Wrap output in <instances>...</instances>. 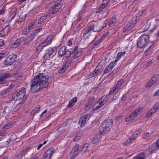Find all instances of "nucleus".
<instances>
[{
  "instance_id": "f257e3e1",
  "label": "nucleus",
  "mask_w": 159,
  "mask_h": 159,
  "mask_svg": "<svg viewBox=\"0 0 159 159\" xmlns=\"http://www.w3.org/2000/svg\"><path fill=\"white\" fill-rule=\"evenodd\" d=\"M50 76H46L43 73H39L34 77L30 84L31 88H34L36 92L41 89L46 88L49 85L48 80Z\"/></svg>"
},
{
  "instance_id": "f03ea898",
  "label": "nucleus",
  "mask_w": 159,
  "mask_h": 159,
  "mask_svg": "<svg viewBox=\"0 0 159 159\" xmlns=\"http://www.w3.org/2000/svg\"><path fill=\"white\" fill-rule=\"evenodd\" d=\"M113 123V120L111 119H107L104 121L99 127V132L101 134L108 133L110 130Z\"/></svg>"
},
{
  "instance_id": "7ed1b4c3",
  "label": "nucleus",
  "mask_w": 159,
  "mask_h": 159,
  "mask_svg": "<svg viewBox=\"0 0 159 159\" xmlns=\"http://www.w3.org/2000/svg\"><path fill=\"white\" fill-rule=\"evenodd\" d=\"M149 36L145 34L139 37L137 41V47L138 48H142L148 46V44L151 43L149 42Z\"/></svg>"
},
{
  "instance_id": "20e7f679",
  "label": "nucleus",
  "mask_w": 159,
  "mask_h": 159,
  "mask_svg": "<svg viewBox=\"0 0 159 159\" xmlns=\"http://www.w3.org/2000/svg\"><path fill=\"white\" fill-rule=\"evenodd\" d=\"M26 90L25 88H22L20 89L19 91L14 93L12 95L13 100L15 101L20 100L24 99V98L26 99V97H25Z\"/></svg>"
},
{
  "instance_id": "39448f33",
  "label": "nucleus",
  "mask_w": 159,
  "mask_h": 159,
  "mask_svg": "<svg viewBox=\"0 0 159 159\" xmlns=\"http://www.w3.org/2000/svg\"><path fill=\"white\" fill-rule=\"evenodd\" d=\"M78 46H76L74 50L73 51L72 53L70 51H67L65 52V54L66 56L65 57L67 58H69L72 53L74 54L72 56V58L73 59H76L79 56H80L82 54V51L81 50H79L78 51Z\"/></svg>"
},
{
  "instance_id": "423d86ee",
  "label": "nucleus",
  "mask_w": 159,
  "mask_h": 159,
  "mask_svg": "<svg viewBox=\"0 0 159 159\" xmlns=\"http://www.w3.org/2000/svg\"><path fill=\"white\" fill-rule=\"evenodd\" d=\"M16 56L15 55H9L6 59L4 63L7 66H10L13 64L16 61Z\"/></svg>"
},
{
  "instance_id": "0eeeda50",
  "label": "nucleus",
  "mask_w": 159,
  "mask_h": 159,
  "mask_svg": "<svg viewBox=\"0 0 159 159\" xmlns=\"http://www.w3.org/2000/svg\"><path fill=\"white\" fill-rule=\"evenodd\" d=\"M49 10L52 14H56L60 9V7L57 6L54 2L51 3L48 6Z\"/></svg>"
},
{
  "instance_id": "6e6552de",
  "label": "nucleus",
  "mask_w": 159,
  "mask_h": 159,
  "mask_svg": "<svg viewBox=\"0 0 159 159\" xmlns=\"http://www.w3.org/2000/svg\"><path fill=\"white\" fill-rule=\"evenodd\" d=\"M155 41L152 42H150L151 43L148 44V46L149 47L148 48L145 52V55L146 56H148L150 54L152 51L153 48L155 46L156 43H155Z\"/></svg>"
},
{
  "instance_id": "1a4fd4ad",
  "label": "nucleus",
  "mask_w": 159,
  "mask_h": 159,
  "mask_svg": "<svg viewBox=\"0 0 159 159\" xmlns=\"http://www.w3.org/2000/svg\"><path fill=\"white\" fill-rule=\"evenodd\" d=\"M54 150L53 148H51L47 151L43 156V159H50Z\"/></svg>"
},
{
  "instance_id": "9d476101",
  "label": "nucleus",
  "mask_w": 159,
  "mask_h": 159,
  "mask_svg": "<svg viewBox=\"0 0 159 159\" xmlns=\"http://www.w3.org/2000/svg\"><path fill=\"white\" fill-rule=\"evenodd\" d=\"M105 102L104 101L102 102L99 100L98 102L93 105V109H98L105 104Z\"/></svg>"
},
{
  "instance_id": "9b49d317",
  "label": "nucleus",
  "mask_w": 159,
  "mask_h": 159,
  "mask_svg": "<svg viewBox=\"0 0 159 159\" xmlns=\"http://www.w3.org/2000/svg\"><path fill=\"white\" fill-rule=\"evenodd\" d=\"M9 29V25L8 24L5 26V27L1 31V34L2 36H6L8 33Z\"/></svg>"
},
{
  "instance_id": "f8f14e48",
  "label": "nucleus",
  "mask_w": 159,
  "mask_h": 159,
  "mask_svg": "<svg viewBox=\"0 0 159 159\" xmlns=\"http://www.w3.org/2000/svg\"><path fill=\"white\" fill-rule=\"evenodd\" d=\"M87 117L86 116L84 115L82 116L79 120V124L81 127L84 125L87 120Z\"/></svg>"
},
{
  "instance_id": "ddd939ff",
  "label": "nucleus",
  "mask_w": 159,
  "mask_h": 159,
  "mask_svg": "<svg viewBox=\"0 0 159 159\" xmlns=\"http://www.w3.org/2000/svg\"><path fill=\"white\" fill-rule=\"evenodd\" d=\"M142 130L140 129H139L135 130L131 136L132 140H135L136 138L140 134Z\"/></svg>"
},
{
  "instance_id": "4468645a",
  "label": "nucleus",
  "mask_w": 159,
  "mask_h": 159,
  "mask_svg": "<svg viewBox=\"0 0 159 159\" xmlns=\"http://www.w3.org/2000/svg\"><path fill=\"white\" fill-rule=\"evenodd\" d=\"M147 157V154L144 152H141L140 154L134 157L133 159H144Z\"/></svg>"
},
{
  "instance_id": "2eb2a0df",
  "label": "nucleus",
  "mask_w": 159,
  "mask_h": 159,
  "mask_svg": "<svg viewBox=\"0 0 159 159\" xmlns=\"http://www.w3.org/2000/svg\"><path fill=\"white\" fill-rule=\"evenodd\" d=\"M101 134L100 133L99 134H95L92 143L93 144L98 143L101 139Z\"/></svg>"
},
{
  "instance_id": "dca6fc26",
  "label": "nucleus",
  "mask_w": 159,
  "mask_h": 159,
  "mask_svg": "<svg viewBox=\"0 0 159 159\" xmlns=\"http://www.w3.org/2000/svg\"><path fill=\"white\" fill-rule=\"evenodd\" d=\"M93 25H90L84 30V34L85 35L86 34L92 30H93Z\"/></svg>"
},
{
  "instance_id": "f3484780",
  "label": "nucleus",
  "mask_w": 159,
  "mask_h": 159,
  "mask_svg": "<svg viewBox=\"0 0 159 159\" xmlns=\"http://www.w3.org/2000/svg\"><path fill=\"white\" fill-rule=\"evenodd\" d=\"M66 47L65 46H62L58 51V53L59 56L61 57L65 55V52H66Z\"/></svg>"
},
{
  "instance_id": "a211bd4d",
  "label": "nucleus",
  "mask_w": 159,
  "mask_h": 159,
  "mask_svg": "<svg viewBox=\"0 0 159 159\" xmlns=\"http://www.w3.org/2000/svg\"><path fill=\"white\" fill-rule=\"evenodd\" d=\"M104 27V26H103L100 28V25H93V31L94 32H99L101 31Z\"/></svg>"
},
{
  "instance_id": "6ab92c4d",
  "label": "nucleus",
  "mask_w": 159,
  "mask_h": 159,
  "mask_svg": "<svg viewBox=\"0 0 159 159\" xmlns=\"http://www.w3.org/2000/svg\"><path fill=\"white\" fill-rule=\"evenodd\" d=\"M77 98L76 97H74L70 101L69 103L67 105V107L70 108L73 106L75 103L76 102Z\"/></svg>"
},
{
  "instance_id": "aec40b11",
  "label": "nucleus",
  "mask_w": 159,
  "mask_h": 159,
  "mask_svg": "<svg viewBox=\"0 0 159 159\" xmlns=\"http://www.w3.org/2000/svg\"><path fill=\"white\" fill-rule=\"evenodd\" d=\"M134 26V25H132V24L130 22V23L128 24L125 27L124 29L123 30L124 32H125L126 31H129Z\"/></svg>"
},
{
  "instance_id": "412c9836",
  "label": "nucleus",
  "mask_w": 159,
  "mask_h": 159,
  "mask_svg": "<svg viewBox=\"0 0 159 159\" xmlns=\"http://www.w3.org/2000/svg\"><path fill=\"white\" fill-rule=\"evenodd\" d=\"M46 45V44H44V42H42L39 44V45L37 47L36 51V52H41V50L43 49V47Z\"/></svg>"
},
{
  "instance_id": "4be33fe9",
  "label": "nucleus",
  "mask_w": 159,
  "mask_h": 159,
  "mask_svg": "<svg viewBox=\"0 0 159 159\" xmlns=\"http://www.w3.org/2000/svg\"><path fill=\"white\" fill-rule=\"evenodd\" d=\"M89 145V144L88 143H86L84 144L82 147L81 150L79 151V152L80 151L81 153H83L87 151Z\"/></svg>"
},
{
  "instance_id": "5701e85b",
  "label": "nucleus",
  "mask_w": 159,
  "mask_h": 159,
  "mask_svg": "<svg viewBox=\"0 0 159 159\" xmlns=\"http://www.w3.org/2000/svg\"><path fill=\"white\" fill-rule=\"evenodd\" d=\"M26 15L23 13H21L19 16V18L17 20V21L18 22H22L25 19Z\"/></svg>"
},
{
  "instance_id": "b1692460",
  "label": "nucleus",
  "mask_w": 159,
  "mask_h": 159,
  "mask_svg": "<svg viewBox=\"0 0 159 159\" xmlns=\"http://www.w3.org/2000/svg\"><path fill=\"white\" fill-rule=\"evenodd\" d=\"M11 75L9 73H6L3 75L2 76H0L1 79L5 81V84L6 83L5 79L8 77H10Z\"/></svg>"
},
{
  "instance_id": "393cba45",
  "label": "nucleus",
  "mask_w": 159,
  "mask_h": 159,
  "mask_svg": "<svg viewBox=\"0 0 159 159\" xmlns=\"http://www.w3.org/2000/svg\"><path fill=\"white\" fill-rule=\"evenodd\" d=\"M139 19L140 18L139 17H134L133 18L130 22L132 25H134V26L135 24L137 22Z\"/></svg>"
},
{
  "instance_id": "a878e982",
  "label": "nucleus",
  "mask_w": 159,
  "mask_h": 159,
  "mask_svg": "<svg viewBox=\"0 0 159 159\" xmlns=\"http://www.w3.org/2000/svg\"><path fill=\"white\" fill-rule=\"evenodd\" d=\"M73 60L72 59L70 58L66 61L64 65L65 68H67L69 67L71 64L72 63Z\"/></svg>"
},
{
  "instance_id": "bb28decb",
  "label": "nucleus",
  "mask_w": 159,
  "mask_h": 159,
  "mask_svg": "<svg viewBox=\"0 0 159 159\" xmlns=\"http://www.w3.org/2000/svg\"><path fill=\"white\" fill-rule=\"evenodd\" d=\"M98 67H97L96 69L93 72L90 73V76L93 77L96 75L98 72H100L101 69L99 70V69H97Z\"/></svg>"
},
{
  "instance_id": "cd10ccee",
  "label": "nucleus",
  "mask_w": 159,
  "mask_h": 159,
  "mask_svg": "<svg viewBox=\"0 0 159 159\" xmlns=\"http://www.w3.org/2000/svg\"><path fill=\"white\" fill-rule=\"evenodd\" d=\"M141 110H135V112L131 114L129 117L131 118V120H133L138 115V113L137 112L138 111V112L140 111Z\"/></svg>"
},
{
  "instance_id": "c85d7f7f",
  "label": "nucleus",
  "mask_w": 159,
  "mask_h": 159,
  "mask_svg": "<svg viewBox=\"0 0 159 159\" xmlns=\"http://www.w3.org/2000/svg\"><path fill=\"white\" fill-rule=\"evenodd\" d=\"M124 82V80L122 79H121L119 80L116 85V87L115 88V90L118 89L120 87L121 85Z\"/></svg>"
},
{
  "instance_id": "c756f323",
  "label": "nucleus",
  "mask_w": 159,
  "mask_h": 159,
  "mask_svg": "<svg viewBox=\"0 0 159 159\" xmlns=\"http://www.w3.org/2000/svg\"><path fill=\"white\" fill-rule=\"evenodd\" d=\"M109 96V94L104 96L99 100L102 102L104 101L105 102V104L107 101L108 100Z\"/></svg>"
},
{
  "instance_id": "7c9ffc66",
  "label": "nucleus",
  "mask_w": 159,
  "mask_h": 159,
  "mask_svg": "<svg viewBox=\"0 0 159 159\" xmlns=\"http://www.w3.org/2000/svg\"><path fill=\"white\" fill-rule=\"evenodd\" d=\"M80 146L79 144H76L75 147L72 148L70 151V153H74L75 152H77V151L78 150Z\"/></svg>"
},
{
  "instance_id": "2f4dec72",
  "label": "nucleus",
  "mask_w": 159,
  "mask_h": 159,
  "mask_svg": "<svg viewBox=\"0 0 159 159\" xmlns=\"http://www.w3.org/2000/svg\"><path fill=\"white\" fill-rule=\"evenodd\" d=\"M152 110H151L150 111H148L146 115V117L147 118H149L156 112V111H153Z\"/></svg>"
},
{
  "instance_id": "473e14b6",
  "label": "nucleus",
  "mask_w": 159,
  "mask_h": 159,
  "mask_svg": "<svg viewBox=\"0 0 159 159\" xmlns=\"http://www.w3.org/2000/svg\"><path fill=\"white\" fill-rule=\"evenodd\" d=\"M156 76V75H154L150 79L153 84H155L157 81H158V78Z\"/></svg>"
},
{
  "instance_id": "72a5a7b5",
  "label": "nucleus",
  "mask_w": 159,
  "mask_h": 159,
  "mask_svg": "<svg viewBox=\"0 0 159 159\" xmlns=\"http://www.w3.org/2000/svg\"><path fill=\"white\" fill-rule=\"evenodd\" d=\"M102 38H101L99 40H97L96 41H95V42L93 43L94 40H93L92 42V43H93L94 44V45L95 46H97L98 44H100L102 42Z\"/></svg>"
},
{
  "instance_id": "f704fd0d",
  "label": "nucleus",
  "mask_w": 159,
  "mask_h": 159,
  "mask_svg": "<svg viewBox=\"0 0 159 159\" xmlns=\"http://www.w3.org/2000/svg\"><path fill=\"white\" fill-rule=\"evenodd\" d=\"M126 53L125 51H124V52H119L117 56L116 57V58H117V59H116L117 60H118L119 59H120L122 56H124Z\"/></svg>"
},
{
  "instance_id": "c9c22d12",
  "label": "nucleus",
  "mask_w": 159,
  "mask_h": 159,
  "mask_svg": "<svg viewBox=\"0 0 159 159\" xmlns=\"http://www.w3.org/2000/svg\"><path fill=\"white\" fill-rule=\"evenodd\" d=\"M107 4V2L106 4L105 3H102L98 8V11L99 12L101 11L105 7Z\"/></svg>"
},
{
  "instance_id": "e433bc0d",
  "label": "nucleus",
  "mask_w": 159,
  "mask_h": 159,
  "mask_svg": "<svg viewBox=\"0 0 159 159\" xmlns=\"http://www.w3.org/2000/svg\"><path fill=\"white\" fill-rule=\"evenodd\" d=\"M112 70L111 67H110L108 66L106 67L105 70L104 71V74H107L109 72Z\"/></svg>"
},
{
  "instance_id": "4c0bfd02",
  "label": "nucleus",
  "mask_w": 159,
  "mask_h": 159,
  "mask_svg": "<svg viewBox=\"0 0 159 159\" xmlns=\"http://www.w3.org/2000/svg\"><path fill=\"white\" fill-rule=\"evenodd\" d=\"M10 91V89L7 88L4 89L3 91L1 93L0 95L1 96H3L7 93Z\"/></svg>"
},
{
  "instance_id": "58836bf2",
  "label": "nucleus",
  "mask_w": 159,
  "mask_h": 159,
  "mask_svg": "<svg viewBox=\"0 0 159 159\" xmlns=\"http://www.w3.org/2000/svg\"><path fill=\"white\" fill-rule=\"evenodd\" d=\"M13 123H9L5 125V126H4L3 127V129H7L10 128H11L12 126V125Z\"/></svg>"
},
{
  "instance_id": "ea45409f",
  "label": "nucleus",
  "mask_w": 159,
  "mask_h": 159,
  "mask_svg": "<svg viewBox=\"0 0 159 159\" xmlns=\"http://www.w3.org/2000/svg\"><path fill=\"white\" fill-rule=\"evenodd\" d=\"M117 61V60L116 59L114 61L111 62L108 65V66L110 67H111V69H112L113 67L115 66Z\"/></svg>"
},
{
  "instance_id": "a19ab883",
  "label": "nucleus",
  "mask_w": 159,
  "mask_h": 159,
  "mask_svg": "<svg viewBox=\"0 0 159 159\" xmlns=\"http://www.w3.org/2000/svg\"><path fill=\"white\" fill-rule=\"evenodd\" d=\"M132 140V139L131 137L127 139L125 143V146H126L130 144L131 143Z\"/></svg>"
},
{
  "instance_id": "79ce46f5",
  "label": "nucleus",
  "mask_w": 159,
  "mask_h": 159,
  "mask_svg": "<svg viewBox=\"0 0 159 159\" xmlns=\"http://www.w3.org/2000/svg\"><path fill=\"white\" fill-rule=\"evenodd\" d=\"M66 69L67 68H65V67L64 66L58 70V72L60 74L63 73Z\"/></svg>"
},
{
  "instance_id": "37998d69",
  "label": "nucleus",
  "mask_w": 159,
  "mask_h": 159,
  "mask_svg": "<svg viewBox=\"0 0 159 159\" xmlns=\"http://www.w3.org/2000/svg\"><path fill=\"white\" fill-rule=\"evenodd\" d=\"M93 105L88 103L85 107V108L87 109H93Z\"/></svg>"
},
{
  "instance_id": "c03bdc74",
  "label": "nucleus",
  "mask_w": 159,
  "mask_h": 159,
  "mask_svg": "<svg viewBox=\"0 0 159 159\" xmlns=\"http://www.w3.org/2000/svg\"><path fill=\"white\" fill-rule=\"evenodd\" d=\"M46 17L45 16H41L38 20V24H40L42 22L44 21L45 19H46Z\"/></svg>"
},
{
  "instance_id": "a18cd8bd",
  "label": "nucleus",
  "mask_w": 159,
  "mask_h": 159,
  "mask_svg": "<svg viewBox=\"0 0 159 159\" xmlns=\"http://www.w3.org/2000/svg\"><path fill=\"white\" fill-rule=\"evenodd\" d=\"M79 152V151H77V152H75L74 153H72L73 154L70 156V159H73L78 154Z\"/></svg>"
},
{
  "instance_id": "49530a36",
  "label": "nucleus",
  "mask_w": 159,
  "mask_h": 159,
  "mask_svg": "<svg viewBox=\"0 0 159 159\" xmlns=\"http://www.w3.org/2000/svg\"><path fill=\"white\" fill-rule=\"evenodd\" d=\"M20 44V42H19L17 39L13 43V45L14 46V48H15L18 47Z\"/></svg>"
},
{
  "instance_id": "de8ad7c7",
  "label": "nucleus",
  "mask_w": 159,
  "mask_h": 159,
  "mask_svg": "<svg viewBox=\"0 0 159 159\" xmlns=\"http://www.w3.org/2000/svg\"><path fill=\"white\" fill-rule=\"evenodd\" d=\"M95 98L93 97H92L89 100L88 103L93 104L94 102Z\"/></svg>"
},
{
  "instance_id": "09e8293b",
  "label": "nucleus",
  "mask_w": 159,
  "mask_h": 159,
  "mask_svg": "<svg viewBox=\"0 0 159 159\" xmlns=\"http://www.w3.org/2000/svg\"><path fill=\"white\" fill-rule=\"evenodd\" d=\"M153 84L152 83L151 81L150 80L146 84V86L147 88H148L150 87Z\"/></svg>"
},
{
  "instance_id": "8fccbe9b",
  "label": "nucleus",
  "mask_w": 159,
  "mask_h": 159,
  "mask_svg": "<svg viewBox=\"0 0 159 159\" xmlns=\"http://www.w3.org/2000/svg\"><path fill=\"white\" fill-rule=\"evenodd\" d=\"M80 134H77L76 136L75 137V138L73 139V141L74 142H76V141L80 139Z\"/></svg>"
},
{
  "instance_id": "3c124183",
  "label": "nucleus",
  "mask_w": 159,
  "mask_h": 159,
  "mask_svg": "<svg viewBox=\"0 0 159 159\" xmlns=\"http://www.w3.org/2000/svg\"><path fill=\"white\" fill-rule=\"evenodd\" d=\"M62 2V0H58L57 1L54 2L56 4L57 6H59L60 8L61 7V3Z\"/></svg>"
},
{
  "instance_id": "603ef678",
  "label": "nucleus",
  "mask_w": 159,
  "mask_h": 159,
  "mask_svg": "<svg viewBox=\"0 0 159 159\" xmlns=\"http://www.w3.org/2000/svg\"><path fill=\"white\" fill-rule=\"evenodd\" d=\"M120 94L118 92H116L112 100V101H113L114 100H116L118 97L119 96Z\"/></svg>"
},
{
  "instance_id": "864d4df0",
  "label": "nucleus",
  "mask_w": 159,
  "mask_h": 159,
  "mask_svg": "<svg viewBox=\"0 0 159 159\" xmlns=\"http://www.w3.org/2000/svg\"><path fill=\"white\" fill-rule=\"evenodd\" d=\"M51 39L50 38H48L44 42H43L44 43V44H46V45L47 43H51Z\"/></svg>"
},
{
  "instance_id": "5fc2aeb1",
  "label": "nucleus",
  "mask_w": 159,
  "mask_h": 159,
  "mask_svg": "<svg viewBox=\"0 0 159 159\" xmlns=\"http://www.w3.org/2000/svg\"><path fill=\"white\" fill-rule=\"evenodd\" d=\"M35 34H33V33L32 32L31 34H30L28 38L30 40H31L33 39L34 38L35 36Z\"/></svg>"
},
{
  "instance_id": "6e6d98bb",
  "label": "nucleus",
  "mask_w": 159,
  "mask_h": 159,
  "mask_svg": "<svg viewBox=\"0 0 159 159\" xmlns=\"http://www.w3.org/2000/svg\"><path fill=\"white\" fill-rule=\"evenodd\" d=\"M109 34V32L108 31L106 32L103 34L102 38V39H104L106 36L108 35Z\"/></svg>"
},
{
  "instance_id": "4d7b16f0",
  "label": "nucleus",
  "mask_w": 159,
  "mask_h": 159,
  "mask_svg": "<svg viewBox=\"0 0 159 159\" xmlns=\"http://www.w3.org/2000/svg\"><path fill=\"white\" fill-rule=\"evenodd\" d=\"M159 109V103H157L153 106V109Z\"/></svg>"
},
{
  "instance_id": "13d9d810",
  "label": "nucleus",
  "mask_w": 159,
  "mask_h": 159,
  "mask_svg": "<svg viewBox=\"0 0 159 159\" xmlns=\"http://www.w3.org/2000/svg\"><path fill=\"white\" fill-rule=\"evenodd\" d=\"M31 41V40H30L29 38H27L24 41V44H27Z\"/></svg>"
},
{
  "instance_id": "bf43d9fd",
  "label": "nucleus",
  "mask_w": 159,
  "mask_h": 159,
  "mask_svg": "<svg viewBox=\"0 0 159 159\" xmlns=\"http://www.w3.org/2000/svg\"><path fill=\"white\" fill-rule=\"evenodd\" d=\"M36 21V20H34L33 21H32L30 25H29L30 27H32L34 25L35 21Z\"/></svg>"
},
{
  "instance_id": "052dcab7",
  "label": "nucleus",
  "mask_w": 159,
  "mask_h": 159,
  "mask_svg": "<svg viewBox=\"0 0 159 159\" xmlns=\"http://www.w3.org/2000/svg\"><path fill=\"white\" fill-rule=\"evenodd\" d=\"M30 148V147L27 146L24 149L22 150V151L24 154Z\"/></svg>"
},
{
  "instance_id": "680f3d73",
  "label": "nucleus",
  "mask_w": 159,
  "mask_h": 159,
  "mask_svg": "<svg viewBox=\"0 0 159 159\" xmlns=\"http://www.w3.org/2000/svg\"><path fill=\"white\" fill-rule=\"evenodd\" d=\"M122 119V116L120 115L116 118V120L117 121H120Z\"/></svg>"
},
{
  "instance_id": "e2e57ef3",
  "label": "nucleus",
  "mask_w": 159,
  "mask_h": 159,
  "mask_svg": "<svg viewBox=\"0 0 159 159\" xmlns=\"http://www.w3.org/2000/svg\"><path fill=\"white\" fill-rule=\"evenodd\" d=\"M149 134V132H147L145 134H144L143 135V138L146 139L147 137H148Z\"/></svg>"
},
{
  "instance_id": "0e129e2a",
  "label": "nucleus",
  "mask_w": 159,
  "mask_h": 159,
  "mask_svg": "<svg viewBox=\"0 0 159 159\" xmlns=\"http://www.w3.org/2000/svg\"><path fill=\"white\" fill-rule=\"evenodd\" d=\"M28 33H29L28 32L27 28H25L23 31V34L24 35L27 34Z\"/></svg>"
},
{
  "instance_id": "69168bd1",
  "label": "nucleus",
  "mask_w": 159,
  "mask_h": 159,
  "mask_svg": "<svg viewBox=\"0 0 159 159\" xmlns=\"http://www.w3.org/2000/svg\"><path fill=\"white\" fill-rule=\"evenodd\" d=\"M25 38L24 37H22L20 38L17 39L18 41L20 42V43L21 42L24 41L25 40Z\"/></svg>"
},
{
  "instance_id": "338daca9",
  "label": "nucleus",
  "mask_w": 159,
  "mask_h": 159,
  "mask_svg": "<svg viewBox=\"0 0 159 159\" xmlns=\"http://www.w3.org/2000/svg\"><path fill=\"white\" fill-rule=\"evenodd\" d=\"M115 19L112 18V19L108 23V25H110L112 24L114 22V20H115Z\"/></svg>"
},
{
  "instance_id": "774afa93",
  "label": "nucleus",
  "mask_w": 159,
  "mask_h": 159,
  "mask_svg": "<svg viewBox=\"0 0 159 159\" xmlns=\"http://www.w3.org/2000/svg\"><path fill=\"white\" fill-rule=\"evenodd\" d=\"M24 154V153L22 152V151H21L17 154V156L18 157H20L21 156Z\"/></svg>"
}]
</instances>
